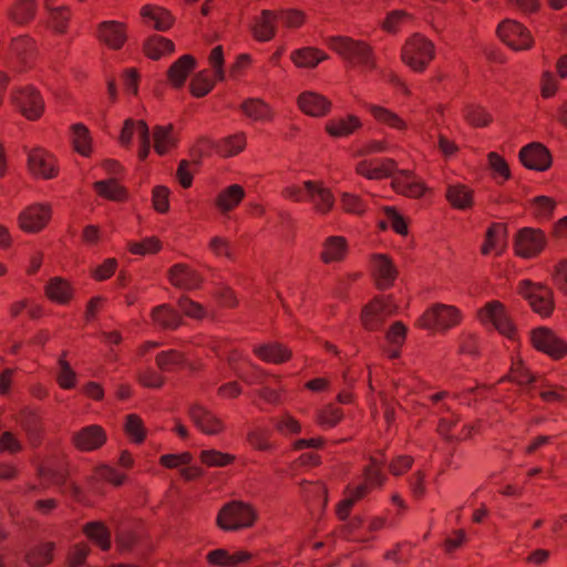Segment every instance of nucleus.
I'll use <instances>...</instances> for the list:
<instances>
[{"mask_svg": "<svg viewBox=\"0 0 567 567\" xmlns=\"http://www.w3.org/2000/svg\"><path fill=\"white\" fill-rule=\"evenodd\" d=\"M382 467L383 461L381 458L371 457L370 463L363 470L360 481L348 485L344 498L337 506V515L340 520L348 518L352 506L358 501L383 486L386 477L382 473Z\"/></svg>", "mask_w": 567, "mask_h": 567, "instance_id": "obj_1", "label": "nucleus"}, {"mask_svg": "<svg viewBox=\"0 0 567 567\" xmlns=\"http://www.w3.org/2000/svg\"><path fill=\"white\" fill-rule=\"evenodd\" d=\"M326 43L330 50L350 64L360 66L364 71H373L377 69L373 50L364 41L346 35H334L328 38Z\"/></svg>", "mask_w": 567, "mask_h": 567, "instance_id": "obj_2", "label": "nucleus"}, {"mask_svg": "<svg viewBox=\"0 0 567 567\" xmlns=\"http://www.w3.org/2000/svg\"><path fill=\"white\" fill-rule=\"evenodd\" d=\"M464 320L463 311L454 305L436 302L427 307L415 326L433 333L445 334Z\"/></svg>", "mask_w": 567, "mask_h": 567, "instance_id": "obj_3", "label": "nucleus"}, {"mask_svg": "<svg viewBox=\"0 0 567 567\" xmlns=\"http://www.w3.org/2000/svg\"><path fill=\"white\" fill-rule=\"evenodd\" d=\"M257 517V511L252 505L241 501H233L220 508L216 523L223 530L233 532L250 528Z\"/></svg>", "mask_w": 567, "mask_h": 567, "instance_id": "obj_4", "label": "nucleus"}, {"mask_svg": "<svg viewBox=\"0 0 567 567\" xmlns=\"http://www.w3.org/2000/svg\"><path fill=\"white\" fill-rule=\"evenodd\" d=\"M402 61L414 72H423L435 56L432 41L421 34H414L402 48Z\"/></svg>", "mask_w": 567, "mask_h": 567, "instance_id": "obj_5", "label": "nucleus"}, {"mask_svg": "<svg viewBox=\"0 0 567 567\" xmlns=\"http://www.w3.org/2000/svg\"><path fill=\"white\" fill-rule=\"evenodd\" d=\"M478 321L486 328H493L508 339H515L516 329L505 306L497 301H488L477 311Z\"/></svg>", "mask_w": 567, "mask_h": 567, "instance_id": "obj_6", "label": "nucleus"}, {"mask_svg": "<svg viewBox=\"0 0 567 567\" xmlns=\"http://www.w3.org/2000/svg\"><path fill=\"white\" fill-rule=\"evenodd\" d=\"M398 306L392 297H378L363 307L361 312L362 326L370 331L380 329L384 321L395 315Z\"/></svg>", "mask_w": 567, "mask_h": 567, "instance_id": "obj_7", "label": "nucleus"}, {"mask_svg": "<svg viewBox=\"0 0 567 567\" xmlns=\"http://www.w3.org/2000/svg\"><path fill=\"white\" fill-rule=\"evenodd\" d=\"M518 291L535 312L543 317L551 313L554 301L551 290L548 287L529 280H523L518 285Z\"/></svg>", "mask_w": 567, "mask_h": 567, "instance_id": "obj_8", "label": "nucleus"}, {"mask_svg": "<svg viewBox=\"0 0 567 567\" xmlns=\"http://www.w3.org/2000/svg\"><path fill=\"white\" fill-rule=\"evenodd\" d=\"M12 102L28 120H38L44 111V101L31 85L17 87L12 93Z\"/></svg>", "mask_w": 567, "mask_h": 567, "instance_id": "obj_9", "label": "nucleus"}, {"mask_svg": "<svg viewBox=\"0 0 567 567\" xmlns=\"http://www.w3.org/2000/svg\"><path fill=\"white\" fill-rule=\"evenodd\" d=\"M135 135L140 141L138 158L144 161L151 152V134L148 126L142 120L127 118L120 134V144L122 146H130Z\"/></svg>", "mask_w": 567, "mask_h": 567, "instance_id": "obj_10", "label": "nucleus"}, {"mask_svg": "<svg viewBox=\"0 0 567 567\" xmlns=\"http://www.w3.org/2000/svg\"><path fill=\"white\" fill-rule=\"evenodd\" d=\"M499 39L515 51L528 50L533 45L530 32L519 22L505 20L497 28Z\"/></svg>", "mask_w": 567, "mask_h": 567, "instance_id": "obj_11", "label": "nucleus"}, {"mask_svg": "<svg viewBox=\"0 0 567 567\" xmlns=\"http://www.w3.org/2000/svg\"><path fill=\"white\" fill-rule=\"evenodd\" d=\"M546 245L545 234L540 229L522 228L515 238L514 248L522 258H534L539 255Z\"/></svg>", "mask_w": 567, "mask_h": 567, "instance_id": "obj_12", "label": "nucleus"}, {"mask_svg": "<svg viewBox=\"0 0 567 567\" xmlns=\"http://www.w3.org/2000/svg\"><path fill=\"white\" fill-rule=\"evenodd\" d=\"M52 208L49 204H33L24 208L19 217V226L25 233H39L50 221Z\"/></svg>", "mask_w": 567, "mask_h": 567, "instance_id": "obj_13", "label": "nucleus"}, {"mask_svg": "<svg viewBox=\"0 0 567 567\" xmlns=\"http://www.w3.org/2000/svg\"><path fill=\"white\" fill-rule=\"evenodd\" d=\"M188 414L194 425L206 435H217L225 429L223 420L199 403L192 404Z\"/></svg>", "mask_w": 567, "mask_h": 567, "instance_id": "obj_14", "label": "nucleus"}, {"mask_svg": "<svg viewBox=\"0 0 567 567\" xmlns=\"http://www.w3.org/2000/svg\"><path fill=\"white\" fill-rule=\"evenodd\" d=\"M519 161L528 169L544 172L551 165V155L545 145L533 142L519 151Z\"/></svg>", "mask_w": 567, "mask_h": 567, "instance_id": "obj_15", "label": "nucleus"}, {"mask_svg": "<svg viewBox=\"0 0 567 567\" xmlns=\"http://www.w3.org/2000/svg\"><path fill=\"white\" fill-rule=\"evenodd\" d=\"M530 341L537 350L555 359H559L567 353V344L547 328L535 329L532 332Z\"/></svg>", "mask_w": 567, "mask_h": 567, "instance_id": "obj_16", "label": "nucleus"}, {"mask_svg": "<svg viewBox=\"0 0 567 567\" xmlns=\"http://www.w3.org/2000/svg\"><path fill=\"white\" fill-rule=\"evenodd\" d=\"M28 167L35 177L51 179L58 175L54 156L43 148H34L29 153Z\"/></svg>", "mask_w": 567, "mask_h": 567, "instance_id": "obj_17", "label": "nucleus"}, {"mask_svg": "<svg viewBox=\"0 0 567 567\" xmlns=\"http://www.w3.org/2000/svg\"><path fill=\"white\" fill-rule=\"evenodd\" d=\"M96 38L107 48L118 50L127 39L126 25L115 20L103 21L97 25Z\"/></svg>", "mask_w": 567, "mask_h": 567, "instance_id": "obj_18", "label": "nucleus"}, {"mask_svg": "<svg viewBox=\"0 0 567 567\" xmlns=\"http://www.w3.org/2000/svg\"><path fill=\"white\" fill-rule=\"evenodd\" d=\"M474 189L463 183L453 182L446 184L445 199L454 209L466 212L474 207Z\"/></svg>", "mask_w": 567, "mask_h": 567, "instance_id": "obj_19", "label": "nucleus"}, {"mask_svg": "<svg viewBox=\"0 0 567 567\" xmlns=\"http://www.w3.org/2000/svg\"><path fill=\"white\" fill-rule=\"evenodd\" d=\"M395 166L390 158H365L357 163L355 172L368 179H382L389 177Z\"/></svg>", "mask_w": 567, "mask_h": 567, "instance_id": "obj_20", "label": "nucleus"}, {"mask_svg": "<svg viewBox=\"0 0 567 567\" xmlns=\"http://www.w3.org/2000/svg\"><path fill=\"white\" fill-rule=\"evenodd\" d=\"M297 104L301 112L312 117L326 116L332 105L324 95L313 91L302 92L298 96Z\"/></svg>", "mask_w": 567, "mask_h": 567, "instance_id": "obj_21", "label": "nucleus"}, {"mask_svg": "<svg viewBox=\"0 0 567 567\" xmlns=\"http://www.w3.org/2000/svg\"><path fill=\"white\" fill-rule=\"evenodd\" d=\"M507 246V229L505 225L495 223L488 227L485 234L484 243L481 247V252L484 256H499L504 252Z\"/></svg>", "mask_w": 567, "mask_h": 567, "instance_id": "obj_22", "label": "nucleus"}, {"mask_svg": "<svg viewBox=\"0 0 567 567\" xmlns=\"http://www.w3.org/2000/svg\"><path fill=\"white\" fill-rule=\"evenodd\" d=\"M152 140L156 154L164 156L177 147L178 134L172 124L156 125L152 131Z\"/></svg>", "mask_w": 567, "mask_h": 567, "instance_id": "obj_23", "label": "nucleus"}, {"mask_svg": "<svg viewBox=\"0 0 567 567\" xmlns=\"http://www.w3.org/2000/svg\"><path fill=\"white\" fill-rule=\"evenodd\" d=\"M371 267L380 289H388L393 285L398 270L388 256L374 255L371 260Z\"/></svg>", "mask_w": 567, "mask_h": 567, "instance_id": "obj_24", "label": "nucleus"}, {"mask_svg": "<svg viewBox=\"0 0 567 567\" xmlns=\"http://www.w3.org/2000/svg\"><path fill=\"white\" fill-rule=\"evenodd\" d=\"M367 110L372 115L373 120L382 126L401 133L406 132L410 128L408 121L388 107L377 104H368Z\"/></svg>", "mask_w": 567, "mask_h": 567, "instance_id": "obj_25", "label": "nucleus"}, {"mask_svg": "<svg viewBox=\"0 0 567 567\" xmlns=\"http://www.w3.org/2000/svg\"><path fill=\"white\" fill-rule=\"evenodd\" d=\"M106 441V434L100 425H89L73 435V443L81 451H94Z\"/></svg>", "mask_w": 567, "mask_h": 567, "instance_id": "obj_26", "label": "nucleus"}, {"mask_svg": "<svg viewBox=\"0 0 567 567\" xmlns=\"http://www.w3.org/2000/svg\"><path fill=\"white\" fill-rule=\"evenodd\" d=\"M458 416L454 413L442 415L439 421L437 432L446 440H466L476 432L475 424H465L460 431L456 430Z\"/></svg>", "mask_w": 567, "mask_h": 567, "instance_id": "obj_27", "label": "nucleus"}, {"mask_svg": "<svg viewBox=\"0 0 567 567\" xmlns=\"http://www.w3.org/2000/svg\"><path fill=\"white\" fill-rule=\"evenodd\" d=\"M169 282L184 290H193L199 287L200 276L185 264H176L168 271Z\"/></svg>", "mask_w": 567, "mask_h": 567, "instance_id": "obj_28", "label": "nucleus"}, {"mask_svg": "<svg viewBox=\"0 0 567 567\" xmlns=\"http://www.w3.org/2000/svg\"><path fill=\"white\" fill-rule=\"evenodd\" d=\"M348 240L342 236H329L321 247L320 259L323 264L341 262L348 255Z\"/></svg>", "mask_w": 567, "mask_h": 567, "instance_id": "obj_29", "label": "nucleus"}, {"mask_svg": "<svg viewBox=\"0 0 567 567\" xmlns=\"http://www.w3.org/2000/svg\"><path fill=\"white\" fill-rule=\"evenodd\" d=\"M143 23L158 31H166L173 25L172 14L164 8L155 4H145L140 11Z\"/></svg>", "mask_w": 567, "mask_h": 567, "instance_id": "obj_30", "label": "nucleus"}, {"mask_svg": "<svg viewBox=\"0 0 567 567\" xmlns=\"http://www.w3.org/2000/svg\"><path fill=\"white\" fill-rule=\"evenodd\" d=\"M392 186L398 193L412 198L423 196L427 189L424 183L411 172H401L392 181Z\"/></svg>", "mask_w": 567, "mask_h": 567, "instance_id": "obj_31", "label": "nucleus"}, {"mask_svg": "<svg viewBox=\"0 0 567 567\" xmlns=\"http://www.w3.org/2000/svg\"><path fill=\"white\" fill-rule=\"evenodd\" d=\"M308 202L313 205L316 213L327 215L334 206V196L331 190L319 182H312L308 185Z\"/></svg>", "mask_w": 567, "mask_h": 567, "instance_id": "obj_32", "label": "nucleus"}, {"mask_svg": "<svg viewBox=\"0 0 567 567\" xmlns=\"http://www.w3.org/2000/svg\"><path fill=\"white\" fill-rule=\"evenodd\" d=\"M250 558L251 554L246 550L230 553L224 548H218L207 554V561L216 567H237L247 563Z\"/></svg>", "mask_w": 567, "mask_h": 567, "instance_id": "obj_33", "label": "nucleus"}, {"mask_svg": "<svg viewBox=\"0 0 567 567\" xmlns=\"http://www.w3.org/2000/svg\"><path fill=\"white\" fill-rule=\"evenodd\" d=\"M228 361L235 373L247 383H261V370L246 360L241 352L233 350L228 355Z\"/></svg>", "mask_w": 567, "mask_h": 567, "instance_id": "obj_34", "label": "nucleus"}, {"mask_svg": "<svg viewBox=\"0 0 567 567\" xmlns=\"http://www.w3.org/2000/svg\"><path fill=\"white\" fill-rule=\"evenodd\" d=\"M45 296L58 305H68L74 295L72 285L62 277L51 278L44 287Z\"/></svg>", "mask_w": 567, "mask_h": 567, "instance_id": "obj_35", "label": "nucleus"}, {"mask_svg": "<svg viewBox=\"0 0 567 567\" xmlns=\"http://www.w3.org/2000/svg\"><path fill=\"white\" fill-rule=\"evenodd\" d=\"M277 14L269 10H264L255 18L251 31L257 41H270L276 34Z\"/></svg>", "mask_w": 567, "mask_h": 567, "instance_id": "obj_36", "label": "nucleus"}, {"mask_svg": "<svg viewBox=\"0 0 567 567\" xmlns=\"http://www.w3.org/2000/svg\"><path fill=\"white\" fill-rule=\"evenodd\" d=\"M245 116L255 122H271L275 117L272 107L261 99L250 97L240 105Z\"/></svg>", "mask_w": 567, "mask_h": 567, "instance_id": "obj_37", "label": "nucleus"}, {"mask_svg": "<svg viewBox=\"0 0 567 567\" xmlns=\"http://www.w3.org/2000/svg\"><path fill=\"white\" fill-rule=\"evenodd\" d=\"M245 190L238 184L223 188L215 198V207L221 214L234 210L244 199Z\"/></svg>", "mask_w": 567, "mask_h": 567, "instance_id": "obj_38", "label": "nucleus"}, {"mask_svg": "<svg viewBox=\"0 0 567 567\" xmlns=\"http://www.w3.org/2000/svg\"><path fill=\"white\" fill-rule=\"evenodd\" d=\"M290 59L297 68L313 69L327 60L328 54L317 48L306 47L292 51Z\"/></svg>", "mask_w": 567, "mask_h": 567, "instance_id": "obj_39", "label": "nucleus"}, {"mask_svg": "<svg viewBox=\"0 0 567 567\" xmlns=\"http://www.w3.org/2000/svg\"><path fill=\"white\" fill-rule=\"evenodd\" d=\"M361 127V121L355 115L331 118L326 123V131L332 137H346Z\"/></svg>", "mask_w": 567, "mask_h": 567, "instance_id": "obj_40", "label": "nucleus"}, {"mask_svg": "<svg viewBox=\"0 0 567 567\" xmlns=\"http://www.w3.org/2000/svg\"><path fill=\"white\" fill-rule=\"evenodd\" d=\"M254 353L268 363H282L290 359L291 351L280 343H267L254 348Z\"/></svg>", "mask_w": 567, "mask_h": 567, "instance_id": "obj_41", "label": "nucleus"}, {"mask_svg": "<svg viewBox=\"0 0 567 567\" xmlns=\"http://www.w3.org/2000/svg\"><path fill=\"white\" fill-rule=\"evenodd\" d=\"M10 51L17 61L23 64H28L34 59L37 54L35 42L28 35L14 38L11 42Z\"/></svg>", "mask_w": 567, "mask_h": 567, "instance_id": "obj_42", "label": "nucleus"}, {"mask_svg": "<svg viewBox=\"0 0 567 567\" xmlns=\"http://www.w3.org/2000/svg\"><path fill=\"white\" fill-rule=\"evenodd\" d=\"M194 68L195 59L188 54L183 55L168 69L167 75L169 82L176 87L182 86Z\"/></svg>", "mask_w": 567, "mask_h": 567, "instance_id": "obj_43", "label": "nucleus"}, {"mask_svg": "<svg viewBox=\"0 0 567 567\" xmlns=\"http://www.w3.org/2000/svg\"><path fill=\"white\" fill-rule=\"evenodd\" d=\"M71 142L73 148L82 156H90L92 153V136L89 128L76 123L71 126Z\"/></svg>", "mask_w": 567, "mask_h": 567, "instance_id": "obj_44", "label": "nucleus"}, {"mask_svg": "<svg viewBox=\"0 0 567 567\" xmlns=\"http://www.w3.org/2000/svg\"><path fill=\"white\" fill-rule=\"evenodd\" d=\"M35 0H16L9 9V18L17 24L29 23L37 12Z\"/></svg>", "mask_w": 567, "mask_h": 567, "instance_id": "obj_45", "label": "nucleus"}, {"mask_svg": "<svg viewBox=\"0 0 567 567\" xmlns=\"http://www.w3.org/2000/svg\"><path fill=\"white\" fill-rule=\"evenodd\" d=\"M174 51V43L161 35L148 38L144 44L145 54L152 60H158Z\"/></svg>", "mask_w": 567, "mask_h": 567, "instance_id": "obj_46", "label": "nucleus"}, {"mask_svg": "<svg viewBox=\"0 0 567 567\" xmlns=\"http://www.w3.org/2000/svg\"><path fill=\"white\" fill-rule=\"evenodd\" d=\"M152 319L154 324L163 329H176L181 324L179 315L168 305H161L154 308Z\"/></svg>", "mask_w": 567, "mask_h": 567, "instance_id": "obj_47", "label": "nucleus"}, {"mask_svg": "<svg viewBox=\"0 0 567 567\" xmlns=\"http://www.w3.org/2000/svg\"><path fill=\"white\" fill-rule=\"evenodd\" d=\"M405 338L406 327L401 321L394 322L389 328L385 334V339L388 343L391 346V348L386 350L389 358L395 359L400 355V348L404 343Z\"/></svg>", "mask_w": 567, "mask_h": 567, "instance_id": "obj_48", "label": "nucleus"}, {"mask_svg": "<svg viewBox=\"0 0 567 567\" xmlns=\"http://www.w3.org/2000/svg\"><path fill=\"white\" fill-rule=\"evenodd\" d=\"M124 431L128 439L136 444L143 443L147 434L142 417L135 413L125 416Z\"/></svg>", "mask_w": 567, "mask_h": 567, "instance_id": "obj_49", "label": "nucleus"}, {"mask_svg": "<svg viewBox=\"0 0 567 567\" xmlns=\"http://www.w3.org/2000/svg\"><path fill=\"white\" fill-rule=\"evenodd\" d=\"M488 167L492 171L493 178L503 184L511 178V171L507 162L496 152L487 154Z\"/></svg>", "mask_w": 567, "mask_h": 567, "instance_id": "obj_50", "label": "nucleus"}, {"mask_svg": "<svg viewBox=\"0 0 567 567\" xmlns=\"http://www.w3.org/2000/svg\"><path fill=\"white\" fill-rule=\"evenodd\" d=\"M85 535L101 549L107 550L111 546V535L107 528L97 522L89 523L84 527Z\"/></svg>", "mask_w": 567, "mask_h": 567, "instance_id": "obj_51", "label": "nucleus"}, {"mask_svg": "<svg viewBox=\"0 0 567 567\" xmlns=\"http://www.w3.org/2000/svg\"><path fill=\"white\" fill-rule=\"evenodd\" d=\"M235 455L224 453L214 449L203 450L199 454V460L203 464L209 467H225L234 463Z\"/></svg>", "mask_w": 567, "mask_h": 567, "instance_id": "obj_52", "label": "nucleus"}, {"mask_svg": "<svg viewBox=\"0 0 567 567\" xmlns=\"http://www.w3.org/2000/svg\"><path fill=\"white\" fill-rule=\"evenodd\" d=\"M384 219L380 221V227L385 229L391 227L399 235L408 234V224L402 215L394 207L385 206L383 208Z\"/></svg>", "mask_w": 567, "mask_h": 567, "instance_id": "obj_53", "label": "nucleus"}, {"mask_svg": "<svg viewBox=\"0 0 567 567\" xmlns=\"http://www.w3.org/2000/svg\"><path fill=\"white\" fill-rule=\"evenodd\" d=\"M246 146V136L238 133L221 140L217 145V151L221 156L229 157L240 153Z\"/></svg>", "mask_w": 567, "mask_h": 567, "instance_id": "obj_54", "label": "nucleus"}, {"mask_svg": "<svg viewBox=\"0 0 567 567\" xmlns=\"http://www.w3.org/2000/svg\"><path fill=\"white\" fill-rule=\"evenodd\" d=\"M94 189L99 195L107 199L124 200L126 198L125 189L113 178L96 182Z\"/></svg>", "mask_w": 567, "mask_h": 567, "instance_id": "obj_55", "label": "nucleus"}, {"mask_svg": "<svg viewBox=\"0 0 567 567\" xmlns=\"http://www.w3.org/2000/svg\"><path fill=\"white\" fill-rule=\"evenodd\" d=\"M53 543H44L34 547L27 556V561L32 567H43L53 558Z\"/></svg>", "mask_w": 567, "mask_h": 567, "instance_id": "obj_56", "label": "nucleus"}, {"mask_svg": "<svg viewBox=\"0 0 567 567\" xmlns=\"http://www.w3.org/2000/svg\"><path fill=\"white\" fill-rule=\"evenodd\" d=\"M465 121L475 127L487 126L492 122L491 114L482 106L470 104L463 110Z\"/></svg>", "mask_w": 567, "mask_h": 567, "instance_id": "obj_57", "label": "nucleus"}, {"mask_svg": "<svg viewBox=\"0 0 567 567\" xmlns=\"http://www.w3.org/2000/svg\"><path fill=\"white\" fill-rule=\"evenodd\" d=\"M56 382L64 390L73 389L76 385V373L62 354L58 361Z\"/></svg>", "mask_w": 567, "mask_h": 567, "instance_id": "obj_58", "label": "nucleus"}, {"mask_svg": "<svg viewBox=\"0 0 567 567\" xmlns=\"http://www.w3.org/2000/svg\"><path fill=\"white\" fill-rule=\"evenodd\" d=\"M184 362V355L177 350L162 351L156 355V364L163 372L173 371Z\"/></svg>", "mask_w": 567, "mask_h": 567, "instance_id": "obj_59", "label": "nucleus"}, {"mask_svg": "<svg viewBox=\"0 0 567 567\" xmlns=\"http://www.w3.org/2000/svg\"><path fill=\"white\" fill-rule=\"evenodd\" d=\"M555 208L556 202L548 196H536L530 200L532 213L538 219L548 220L551 217Z\"/></svg>", "mask_w": 567, "mask_h": 567, "instance_id": "obj_60", "label": "nucleus"}, {"mask_svg": "<svg viewBox=\"0 0 567 567\" xmlns=\"http://www.w3.org/2000/svg\"><path fill=\"white\" fill-rule=\"evenodd\" d=\"M162 248V244L157 237H146L141 241H128L127 249L133 255L145 256L156 254Z\"/></svg>", "mask_w": 567, "mask_h": 567, "instance_id": "obj_61", "label": "nucleus"}, {"mask_svg": "<svg viewBox=\"0 0 567 567\" xmlns=\"http://www.w3.org/2000/svg\"><path fill=\"white\" fill-rule=\"evenodd\" d=\"M343 417L341 409L333 404H328L317 413V422L324 429L334 427Z\"/></svg>", "mask_w": 567, "mask_h": 567, "instance_id": "obj_62", "label": "nucleus"}, {"mask_svg": "<svg viewBox=\"0 0 567 567\" xmlns=\"http://www.w3.org/2000/svg\"><path fill=\"white\" fill-rule=\"evenodd\" d=\"M215 81L207 71L197 73L190 82V92L196 97L207 95L214 87Z\"/></svg>", "mask_w": 567, "mask_h": 567, "instance_id": "obj_63", "label": "nucleus"}, {"mask_svg": "<svg viewBox=\"0 0 567 567\" xmlns=\"http://www.w3.org/2000/svg\"><path fill=\"white\" fill-rule=\"evenodd\" d=\"M272 423L276 430L285 435L299 434L302 430L300 422L289 413H284L275 419Z\"/></svg>", "mask_w": 567, "mask_h": 567, "instance_id": "obj_64", "label": "nucleus"}]
</instances>
